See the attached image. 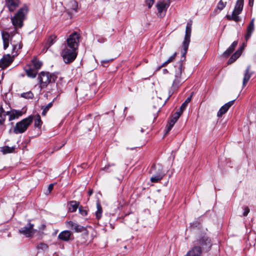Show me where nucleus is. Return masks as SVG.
Returning <instances> with one entry per match:
<instances>
[{"mask_svg":"<svg viewBox=\"0 0 256 256\" xmlns=\"http://www.w3.org/2000/svg\"><path fill=\"white\" fill-rule=\"evenodd\" d=\"M2 36L4 48L6 50L8 48L10 42L12 47V54L14 56L17 55L18 50L22 48L21 36L18 34H14L10 36L8 32L4 31L2 32Z\"/></svg>","mask_w":256,"mask_h":256,"instance_id":"1","label":"nucleus"},{"mask_svg":"<svg viewBox=\"0 0 256 256\" xmlns=\"http://www.w3.org/2000/svg\"><path fill=\"white\" fill-rule=\"evenodd\" d=\"M27 12V8L23 7L18 10L14 16L12 17V22L15 28H20L22 26L24 16Z\"/></svg>","mask_w":256,"mask_h":256,"instance_id":"2","label":"nucleus"},{"mask_svg":"<svg viewBox=\"0 0 256 256\" xmlns=\"http://www.w3.org/2000/svg\"><path fill=\"white\" fill-rule=\"evenodd\" d=\"M33 118L32 116H30L18 122L14 129V132L16 134L24 132L32 122Z\"/></svg>","mask_w":256,"mask_h":256,"instance_id":"3","label":"nucleus"},{"mask_svg":"<svg viewBox=\"0 0 256 256\" xmlns=\"http://www.w3.org/2000/svg\"><path fill=\"white\" fill-rule=\"evenodd\" d=\"M57 77L54 74H51L48 72H41L38 77L42 88H46L51 82H54Z\"/></svg>","mask_w":256,"mask_h":256,"instance_id":"4","label":"nucleus"},{"mask_svg":"<svg viewBox=\"0 0 256 256\" xmlns=\"http://www.w3.org/2000/svg\"><path fill=\"white\" fill-rule=\"evenodd\" d=\"M244 6V0H238L232 15H227L228 20H233L236 22L240 20L238 15L242 12Z\"/></svg>","mask_w":256,"mask_h":256,"instance_id":"5","label":"nucleus"},{"mask_svg":"<svg viewBox=\"0 0 256 256\" xmlns=\"http://www.w3.org/2000/svg\"><path fill=\"white\" fill-rule=\"evenodd\" d=\"M76 50H77L65 47L62 53L64 62L68 64L74 61L77 56Z\"/></svg>","mask_w":256,"mask_h":256,"instance_id":"6","label":"nucleus"},{"mask_svg":"<svg viewBox=\"0 0 256 256\" xmlns=\"http://www.w3.org/2000/svg\"><path fill=\"white\" fill-rule=\"evenodd\" d=\"M207 241H202L201 244L202 246H194L191 250H189L187 254L184 256H201L202 254V248L204 250V246L205 245H208V249L206 248V250H208L210 246H212L210 242L208 241V242H206Z\"/></svg>","mask_w":256,"mask_h":256,"instance_id":"7","label":"nucleus"},{"mask_svg":"<svg viewBox=\"0 0 256 256\" xmlns=\"http://www.w3.org/2000/svg\"><path fill=\"white\" fill-rule=\"evenodd\" d=\"M79 35L76 32H73L67 39V44L65 47L77 50L79 42Z\"/></svg>","mask_w":256,"mask_h":256,"instance_id":"8","label":"nucleus"},{"mask_svg":"<svg viewBox=\"0 0 256 256\" xmlns=\"http://www.w3.org/2000/svg\"><path fill=\"white\" fill-rule=\"evenodd\" d=\"M33 227L34 225L30 223L27 226L21 228L19 232L26 237L30 238L34 234L35 230Z\"/></svg>","mask_w":256,"mask_h":256,"instance_id":"9","label":"nucleus"},{"mask_svg":"<svg viewBox=\"0 0 256 256\" xmlns=\"http://www.w3.org/2000/svg\"><path fill=\"white\" fill-rule=\"evenodd\" d=\"M191 34V26L188 24L186 29V34L184 40L183 42V47L184 53L187 52L188 44L190 42V37Z\"/></svg>","mask_w":256,"mask_h":256,"instance_id":"10","label":"nucleus"},{"mask_svg":"<svg viewBox=\"0 0 256 256\" xmlns=\"http://www.w3.org/2000/svg\"><path fill=\"white\" fill-rule=\"evenodd\" d=\"M182 62H178V68L176 70L175 78L174 80L173 84L177 86L180 82V76L182 72Z\"/></svg>","mask_w":256,"mask_h":256,"instance_id":"11","label":"nucleus"},{"mask_svg":"<svg viewBox=\"0 0 256 256\" xmlns=\"http://www.w3.org/2000/svg\"><path fill=\"white\" fill-rule=\"evenodd\" d=\"M150 172L154 176L159 175V174H164L162 167L160 164H154L150 168Z\"/></svg>","mask_w":256,"mask_h":256,"instance_id":"12","label":"nucleus"},{"mask_svg":"<svg viewBox=\"0 0 256 256\" xmlns=\"http://www.w3.org/2000/svg\"><path fill=\"white\" fill-rule=\"evenodd\" d=\"M234 102V100L230 101L222 106L218 112V116L220 117L224 114L229 108L233 104Z\"/></svg>","mask_w":256,"mask_h":256,"instance_id":"13","label":"nucleus"},{"mask_svg":"<svg viewBox=\"0 0 256 256\" xmlns=\"http://www.w3.org/2000/svg\"><path fill=\"white\" fill-rule=\"evenodd\" d=\"M252 73L250 72V66H248L245 70L244 76L242 80V86H245L250 78Z\"/></svg>","mask_w":256,"mask_h":256,"instance_id":"14","label":"nucleus"},{"mask_svg":"<svg viewBox=\"0 0 256 256\" xmlns=\"http://www.w3.org/2000/svg\"><path fill=\"white\" fill-rule=\"evenodd\" d=\"M12 60H11L10 56L9 54L4 56L3 58L0 61V68H4L12 62Z\"/></svg>","mask_w":256,"mask_h":256,"instance_id":"15","label":"nucleus"},{"mask_svg":"<svg viewBox=\"0 0 256 256\" xmlns=\"http://www.w3.org/2000/svg\"><path fill=\"white\" fill-rule=\"evenodd\" d=\"M156 6L160 16L161 17L164 16L168 5L164 2H160L157 4Z\"/></svg>","mask_w":256,"mask_h":256,"instance_id":"16","label":"nucleus"},{"mask_svg":"<svg viewBox=\"0 0 256 256\" xmlns=\"http://www.w3.org/2000/svg\"><path fill=\"white\" fill-rule=\"evenodd\" d=\"M254 18H253L251 20L249 25L248 26L246 34L245 36V38L246 40H248L250 37L252 33L253 32L254 30Z\"/></svg>","mask_w":256,"mask_h":256,"instance_id":"17","label":"nucleus"},{"mask_svg":"<svg viewBox=\"0 0 256 256\" xmlns=\"http://www.w3.org/2000/svg\"><path fill=\"white\" fill-rule=\"evenodd\" d=\"M6 4L9 10L13 12L18 5V0H6Z\"/></svg>","mask_w":256,"mask_h":256,"instance_id":"18","label":"nucleus"},{"mask_svg":"<svg viewBox=\"0 0 256 256\" xmlns=\"http://www.w3.org/2000/svg\"><path fill=\"white\" fill-rule=\"evenodd\" d=\"M69 226H70L72 229L75 230L76 232H82L86 231V229L84 226L78 225L77 224L74 223L71 221L68 222Z\"/></svg>","mask_w":256,"mask_h":256,"instance_id":"19","label":"nucleus"},{"mask_svg":"<svg viewBox=\"0 0 256 256\" xmlns=\"http://www.w3.org/2000/svg\"><path fill=\"white\" fill-rule=\"evenodd\" d=\"M79 203L76 201H71L68 204V212H72L76 210Z\"/></svg>","mask_w":256,"mask_h":256,"instance_id":"20","label":"nucleus"},{"mask_svg":"<svg viewBox=\"0 0 256 256\" xmlns=\"http://www.w3.org/2000/svg\"><path fill=\"white\" fill-rule=\"evenodd\" d=\"M71 233L70 231L64 230L60 232L58 235V238L60 240H69L70 238Z\"/></svg>","mask_w":256,"mask_h":256,"instance_id":"21","label":"nucleus"},{"mask_svg":"<svg viewBox=\"0 0 256 256\" xmlns=\"http://www.w3.org/2000/svg\"><path fill=\"white\" fill-rule=\"evenodd\" d=\"M238 44V41H234L231 46L224 52V55L226 56H228L234 50L235 48Z\"/></svg>","mask_w":256,"mask_h":256,"instance_id":"22","label":"nucleus"},{"mask_svg":"<svg viewBox=\"0 0 256 256\" xmlns=\"http://www.w3.org/2000/svg\"><path fill=\"white\" fill-rule=\"evenodd\" d=\"M26 74L28 76L31 77L32 78H34L36 77L37 71L34 70L33 68H32L31 66L27 68L26 70Z\"/></svg>","mask_w":256,"mask_h":256,"instance_id":"23","label":"nucleus"},{"mask_svg":"<svg viewBox=\"0 0 256 256\" xmlns=\"http://www.w3.org/2000/svg\"><path fill=\"white\" fill-rule=\"evenodd\" d=\"M34 118L33 120H34V125L35 127L36 128H40L42 122L41 120L40 116L39 114H36V116H32Z\"/></svg>","mask_w":256,"mask_h":256,"instance_id":"24","label":"nucleus"},{"mask_svg":"<svg viewBox=\"0 0 256 256\" xmlns=\"http://www.w3.org/2000/svg\"><path fill=\"white\" fill-rule=\"evenodd\" d=\"M10 114L9 112H5L3 108L0 106V124H2L6 119V116Z\"/></svg>","mask_w":256,"mask_h":256,"instance_id":"25","label":"nucleus"},{"mask_svg":"<svg viewBox=\"0 0 256 256\" xmlns=\"http://www.w3.org/2000/svg\"><path fill=\"white\" fill-rule=\"evenodd\" d=\"M241 54V50H237L228 60V64H231L234 62Z\"/></svg>","mask_w":256,"mask_h":256,"instance_id":"26","label":"nucleus"},{"mask_svg":"<svg viewBox=\"0 0 256 256\" xmlns=\"http://www.w3.org/2000/svg\"><path fill=\"white\" fill-rule=\"evenodd\" d=\"M31 66L36 70L37 72L42 65V62L36 59L33 60L32 62Z\"/></svg>","mask_w":256,"mask_h":256,"instance_id":"27","label":"nucleus"},{"mask_svg":"<svg viewBox=\"0 0 256 256\" xmlns=\"http://www.w3.org/2000/svg\"><path fill=\"white\" fill-rule=\"evenodd\" d=\"M56 38V36H50L47 42V43L46 44V46H44V48L46 49V50L52 45L55 42V39Z\"/></svg>","mask_w":256,"mask_h":256,"instance_id":"28","label":"nucleus"},{"mask_svg":"<svg viewBox=\"0 0 256 256\" xmlns=\"http://www.w3.org/2000/svg\"><path fill=\"white\" fill-rule=\"evenodd\" d=\"M10 115L9 117V120H14L15 118H18L20 116H22V112L20 111H14L12 112V114H8Z\"/></svg>","mask_w":256,"mask_h":256,"instance_id":"29","label":"nucleus"},{"mask_svg":"<svg viewBox=\"0 0 256 256\" xmlns=\"http://www.w3.org/2000/svg\"><path fill=\"white\" fill-rule=\"evenodd\" d=\"M15 147H10L8 146H4L3 148H2V152L4 154H8V153H11L13 152L15 150Z\"/></svg>","mask_w":256,"mask_h":256,"instance_id":"30","label":"nucleus"},{"mask_svg":"<svg viewBox=\"0 0 256 256\" xmlns=\"http://www.w3.org/2000/svg\"><path fill=\"white\" fill-rule=\"evenodd\" d=\"M68 6L70 9L74 10V12H76L77 11L78 4L76 1L74 0H70L68 3Z\"/></svg>","mask_w":256,"mask_h":256,"instance_id":"31","label":"nucleus"},{"mask_svg":"<svg viewBox=\"0 0 256 256\" xmlns=\"http://www.w3.org/2000/svg\"><path fill=\"white\" fill-rule=\"evenodd\" d=\"M164 174H159V175H152L150 178V180L152 182H158L163 178Z\"/></svg>","mask_w":256,"mask_h":256,"instance_id":"32","label":"nucleus"},{"mask_svg":"<svg viewBox=\"0 0 256 256\" xmlns=\"http://www.w3.org/2000/svg\"><path fill=\"white\" fill-rule=\"evenodd\" d=\"M53 102H50L46 106H42V108L43 110L42 112V116H46L47 112L49 110V109L52 106Z\"/></svg>","mask_w":256,"mask_h":256,"instance_id":"33","label":"nucleus"},{"mask_svg":"<svg viewBox=\"0 0 256 256\" xmlns=\"http://www.w3.org/2000/svg\"><path fill=\"white\" fill-rule=\"evenodd\" d=\"M97 211L96 212V215L97 218L100 219L101 218V214L102 212V208H101L100 202L96 203Z\"/></svg>","mask_w":256,"mask_h":256,"instance_id":"34","label":"nucleus"},{"mask_svg":"<svg viewBox=\"0 0 256 256\" xmlns=\"http://www.w3.org/2000/svg\"><path fill=\"white\" fill-rule=\"evenodd\" d=\"M21 96L25 98H32L34 96V94L32 92L29 91L26 92L22 93L21 94Z\"/></svg>","mask_w":256,"mask_h":256,"instance_id":"35","label":"nucleus"},{"mask_svg":"<svg viewBox=\"0 0 256 256\" xmlns=\"http://www.w3.org/2000/svg\"><path fill=\"white\" fill-rule=\"evenodd\" d=\"M192 98V96L188 97L186 100L184 101V102L182 104L180 108V109L182 110H184L187 106L188 104L190 102Z\"/></svg>","mask_w":256,"mask_h":256,"instance_id":"36","label":"nucleus"},{"mask_svg":"<svg viewBox=\"0 0 256 256\" xmlns=\"http://www.w3.org/2000/svg\"><path fill=\"white\" fill-rule=\"evenodd\" d=\"M176 56V53H174L172 56H170L168 58V59L162 64V66H164L168 63L172 62L174 60Z\"/></svg>","mask_w":256,"mask_h":256,"instance_id":"37","label":"nucleus"},{"mask_svg":"<svg viewBox=\"0 0 256 256\" xmlns=\"http://www.w3.org/2000/svg\"><path fill=\"white\" fill-rule=\"evenodd\" d=\"M37 248L39 250L41 249L42 250H45L48 249V246L44 242H40L38 245Z\"/></svg>","mask_w":256,"mask_h":256,"instance_id":"38","label":"nucleus"},{"mask_svg":"<svg viewBox=\"0 0 256 256\" xmlns=\"http://www.w3.org/2000/svg\"><path fill=\"white\" fill-rule=\"evenodd\" d=\"M174 125L173 122H171L170 121L168 122L166 128V133H168L171 130Z\"/></svg>","mask_w":256,"mask_h":256,"instance_id":"39","label":"nucleus"},{"mask_svg":"<svg viewBox=\"0 0 256 256\" xmlns=\"http://www.w3.org/2000/svg\"><path fill=\"white\" fill-rule=\"evenodd\" d=\"M226 2L224 3L222 0H220L218 4V8L222 10L226 6Z\"/></svg>","mask_w":256,"mask_h":256,"instance_id":"40","label":"nucleus"},{"mask_svg":"<svg viewBox=\"0 0 256 256\" xmlns=\"http://www.w3.org/2000/svg\"><path fill=\"white\" fill-rule=\"evenodd\" d=\"M96 38L97 39L98 42L103 43L105 42L106 40V39L105 38H102L99 35H96Z\"/></svg>","mask_w":256,"mask_h":256,"instance_id":"41","label":"nucleus"},{"mask_svg":"<svg viewBox=\"0 0 256 256\" xmlns=\"http://www.w3.org/2000/svg\"><path fill=\"white\" fill-rule=\"evenodd\" d=\"M154 0H146V4L148 5V8H150L152 5L154 4Z\"/></svg>","mask_w":256,"mask_h":256,"instance_id":"42","label":"nucleus"},{"mask_svg":"<svg viewBox=\"0 0 256 256\" xmlns=\"http://www.w3.org/2000/svg\"><path fill=\"white\" fill-rule=\"evenodd\" d=\"M250 212V209L248 206H246L244 208V212L243 213V216H246Z\"/></svg>","mask_w":256,"mask_h":256,"instance_id":"43","label":"nucleus"},{"mask_svg":"<svg viewBox=\"0 0 256 256\" xmlns=\"http://www.w3.org/2000/svg\"><path fill=\"white\" fill-rule=\"evenodd\" d=\"M54 184H51L48 186V192H46V194H50L51 192V191L54 188Z\"/></svg>","mask_w":256,"mask_h":256,"instance_id":"44","label":"nucleus"},{"mask_svg":"<svg viewBox=\"0 0 256 256\" xmlns=\"http://www.w3.org/2000/svg\"><path fill=\"white\" fill-rule=\"evenodd\" d=\"M79 212L82 216H86L87 214V212L82 210L81 208H79Z\"/></svg>","mask_w":256,"mask_h":256,"instance_id":"45","label":"nucleus"},{"mask_svg":"<svg viewBox=\"0 0 256 256\" xmlns=\"http://www.w3.org/2000/svg\"><path fill=\"white\" fill-rule=\"evenodd\" d=\"M177 120H176V118L172 117L170 122H173V124H174Z\"/></svg>","mask_w":256,"mask_h":256,"instance_id":"46","label":"nucleus"},{"mask_svg":"<svg viewBox=\"0 0 256 256\" xmlns=\"http://www.w3.org/2000/svg\"><path fill=\"white\" fill-rule=\"evenodd\" d=\"M184 110H182L180 108V110L178 112H176V114H178L180 115V116L182 114Z\"/></svg>","mask_w":256,"mask_h":256,"instance_id":"47","label":"nucleus"},{"mask_svg":"<svg viewBox=\"0 0 256 256\" xmlns=\"http://www.w3.org/2000/svg\"><path fill=\"white\" fill-rule=\"evenodd\" d=\"M172 117L176 118V120H178V119L180 118V115L178 114H176V112L174 114V116Z\"/></svg>","mask_w":256,"mask_h":256,"instance_id":"48","label":"nucleus"},{"mask_svg":"<svg viewBox=\"0 0 256 256\" xmlns=\"http://www.w3.org/2000/svg\"><path fill=\"white\" fill-rule=\"evenodd\" d=\"M254 0H249V4L250 6H252L254 4Z\"/></svg>","mask_w":256,"mask_h":256,"instance_id":"49","label":"nucleus"},{"mask_svg":"<svg viewBox=\"0 0 256 256\" xmlns=\"http://www.w3.org/2000/svg\"><path fill=\"white\" fill-rule=\"evenodd\" d=\"M45 228V225L42 224L40 225V230H44Z\"/></svg>","mask_w":256,"mask_h":256,"instance_id":"50","label":"nucleus"},{"mask_svg":"<svg viewBox=\"0 0 256 256\" xmlns=\"http://www.w3.org/2000/svg\"><path fill=\"white\" fill-rule=\"evenodd\" d=\"M110 60H102V63H108L110 62Z\"/></svg>","mask_w":256,"mask_h":256,"instance_id":"51","label":"nucleus"},{"mask_svg":"<svg viewBox=\"0 0 256 256\" xmlns=\"http://www.w3.org/2000/svg\"><path fill=\"white\" fill-rule=\"evenodd\" d=\"M92 192H93L92 190H90L89 191H88V195L90 196L92 194Z\"/></svg>","mask_w":256,"mask_h":256,"instance_id":"52","label":"nucleus"},{"mask_svg":"<svg viewBox=\"0 0 256 256\" xmlns=\"http://www.w3.org/2000/svg\"><path fill=\"white\" fill-rule=\"evenodd\" d=\"M141 132H144V130H143V128H141V130H140Z\"/></svg>","mask_w":256,"mask_h":256,"instance_id":"53","label":"nucleus"},{"mask_svg":"<svg viewBox=\"0 0 256 256\" xmlns=\"http://www.w3.org/2000/svg\"><path fill=\"white\" fill-rule=\"evenodd\" d=\"M243 46H245L244 44H243Z\"/></svg>","mask_w":256,"mask_h":256,"instance_id":"54","label":"nucleus"}]
</instances>
